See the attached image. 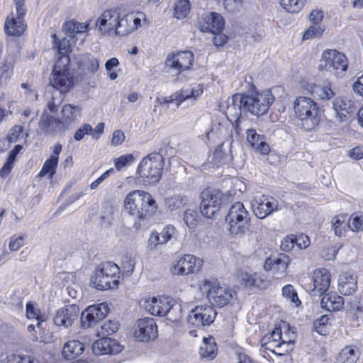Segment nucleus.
Returning <instances> with one entry per match:
<instances>
[{
  "label": "nucleus",
  "instance_id": "nucleus-1",
  "mask_svg": "<svg viewBox=\"0 0 363 363\" xmlns=\"http://www.w3.org/2000/svg\"><path fill=\"white\" fill-rule=\"evenodd\" d=\"M51 37L53 46L57 51V59L52 71L50 84L60 93L66 94L74 87L77 81L74 69L71 67L70 42L66 38L58 39L55 33Z\"/></svg>",
  "mask_w": 363,
  "mask_h": 363
},
{
  "label": "nucleus",
  "instance_id": "nucleus-2",
  "mask_svg": "<svg viewBox=\"0 0 363 363\" xmlns=\"http://www.w3.org/2000/svg\"><path fill=\"white\" fill-rule=\"evenodd\" d=\"M124 212L135 219L134 228H140L141 223L152 218L158 211L154 196L145 190L135 189L129 191L123 199Z\"/></svg>",
  "mask_w": 363,
  "mask_h": 363
},
{
  "label": "nucleus",
  "instance_id": "nucleus-3",
  "mask_svg": "<svg viewBox=\"0 0 363 363\" xmlns=\"http://www.w3.org/2000/svg\"><path fill=\"white\" fill-rule=\"evenodd\" d=\"M274 96L270 89L262 91H255L250 95L236 93L233 96V105H238V109L234 116L233 123L237 132L240 130L241 108L256 116L267 113L274 101Z\"/></svg>",
  "mask_w": 363,
  "mask_h": 363
},
{
  "label": "nucleus",
  "instance_id": "nucleus-4",
  "mask_svg": "<svg viewBox=\"0 0 363 363\" xmlns=\"http://www.w3.org/2000/svg\"><path fill=\"white\" fill-rule=\"evenodd\" d=\"M293 108L296 118L306 131L313 130L320 125L323 111L312 99L298 96L294 101Z\"/></svg>",
  "mask_w": 363,
  "mask_h": 363
},
{
  "label": "nucleus",
  "instance_id": "nucleus-5",
  "mask_svg": "<svg viewBox=\"0 0 363 363\" xmlns=\"http://www.w3.org/2000/svg\"><path fill=\"white\" fill-rule=\"evenodd\" d=\"M164 160L162 155L152 152L142 159L136 169L137 179L144 184L153 185L162 178Z\"/></svg>",
  "mask_w": 363,
  "mask_h": 363
},
{
  "label": "nucleus",
  "instance_id": "nucleus-6",
  "mask_svg": "<svg viewBox=\"0 0 363 363\" xmlns=\"http://www.w3.org/2000/svg\"><path fill=\"white\" fill-rule=\"evenodd\" d=\"M121 279V268L113 262H103L95 269L91 282L98 290L117 289Z\"/></svg>",
  "mask_w": 363,
  "mask_h": 363
},
{
  "label": "nucleus",
  "instance_id": "nucleus-7",
  "mask_svg": "<svg viewBox=\"0 0 363 363\" xmlns=\"http://www.w3.org/2000/svg\"><path fill=\"white\" fill-rule=\"evenodd\" d=\"M197 28L202 33L214 35L213 43L216 47L223 46L228 41V36L223 33L225 20L223 16L216 11L203 13L197 21Z\"/></svg>",
  "mask_w": 363,
  "mask_h": 363
},
{
  "label": "nucleus",
  "instance_id": "nucleus-8",
  "mask_svg": "<svg viewBox=\"0 0 363 363\" xmlns=\"http://www.w3.org/2000/svg\"><path fill=\"white\" fill-rule=\"evenodd\" d=\"M229 233L233 236H242L249 230L250 214L242 202H235L225 216Z\"/></svg>",
  "mask_w": 363,
  "mask_h": 363
},
{
  "label": "nucleus",
  "instance_id": "nucleus-9",
  "mask_svg": "<svg viewBox=\"0 0 363 363\" xmlns=\"http://www.w3.org/2000/svg\"><path fill=\"white\" fill-rule=\"evenodd\" d=\"M200 289L206 293L210 303L216 307L227 306L233 298V291L229 287L221 285L216 279L203 280Z\"/></svg>",
  "mask_w": 363,
  "mask_h": 363
},
{
  "label": "nucleus",
  "instance_id": "nucleus-10",
  "mask_svg": "<svg viewBox=\"0 0 363 363\" xmlns=\"http://www.w3.org/2000/svg\"><path fill=\"white\" fill-rule=\"evenodd\" d=\"M224 195L220 190L207 187L200 194V212L207 218H214L220 212Z\"/></svg>",
  "mask_w": 363,
  "mask_h": 363
},
{
  "label": "nucleus",
  "instance_id": "nucleus-11",
  "mask_svg": "<svg viewBox=\"0 0 363 363\" xmlns=\"http://www.w3.org/2000/svg\"><path fill=\"white\" fill-rule=\"evenodd\" d=\"M194 55L191 51L184 50L172 52L168 54L165 60V67L176 73L177 76L191 69Z\"/></svg>",
  "mask_w": 363,
  "mask_h": 363
},
{
  "label": "nucleus",
  "instance_id": "nucleus-12",
  "mask_svg": "<svg viewBox=\"0 0 363 363\" xmlns=\"http://www.w3.org/2000/svg\"><path fill=\"white\" fill-rule=\"evenodd\" d=\"M201 259L194 255L186 254L180 257L171 267V272L174 275L186 276L198 273L203 267Z\"/></svg>",
  "mask_w": 363,
  "mask_h": 363
},
{
  "label": "nucleus",
  "instance_id": "nucleus-13",
  "mask_svg": "<svg viewBox=\"0 0 363 363\" xmlns=\"http://www.w3.org/2000/svg\"><path fill=\"white\" fill-rule=\"evenodd\" d=\"M216 315L217 313L212 306H196L188 315L187 324L197 328L208 325L214 321Z\"/></svg>",
  "mask_w": 363,
  "mask_h": 363
},
{
  "label": "nucleus",
  "instance_id": "nucleus-14",
  "mask_svg": "<svg viewBox=\"0 0 363 363\" xmlns=\"http://www.w3.org/2000/svg\"><path fill=\"white\" fill-rule=\"evenodd\" d=\"M322 60L325 62V68L337 73L345 72L348 67L347 57L336 50H326L322 53Z\"/></svg>",
  "mask_w": 363,
  "mask_h": 363
},
{
  "label": "nucleus",
  "instance_id": "nucleus-15",
  "mask_svg": "<svg viewBox=\"0 0 363 363\" xmlns=\"http://www.w3.org/2000/svg\"><path fill=\"white\" fill-rule=\"evenodd\" d=\"M252 206L255 215L263 219L278 209V201L272 196L262 195L253 199Z\"/></svg>",
  "mask_w": 363,
  "mask_h": 363
},
{
  "label": "nucleus",
  "instance_id": "nucleus-16",
  "mask_svg": "<svg viewBox=\"0 0 363 363\" xmlns=\"http://www.w3.org/2000/svg\"><path fill=\"white\" fill-rule=\"evenodd\" d=\"M290 262V257L287 255L280 253L277 256L267 258L264 268L267 271L272 272L276 278H281L286 274Z\"/></svg>",
  "mask_w": 363,
  "mask_h": 363
},
{
  "label": "nucleus",
  "instance_id": "nucleus-17",
  "mask_svg": "<svg viewBox=\"0 0 363 363\" xmlns=\"http://www.w3.org/2000/svg\"><path fill=\"white\" fill-rule=\"evenodd\" d=\"M109 308L105 303L89 306L82 314V324L91 327L103 320L108 313Z\"/></svg>",
  "mask_w": 363,
  "mask_h": 363
},
{
  "label": "nucleus",
  "instance_id": "nucleus-18",
  "mask_svg": "<svg viewBox=\"0 0 363 363\" xmlns=\"http://www.w3.org/2000/svg\"><path fill=\"white\" fill-rule=\"evenodd\" d=\"M312 286L310 287L311 291H316L318 293L324 294L330 288L331 283V273L324 268L315 269L311 273Z\"/></svg>",
  "mask_w": 363,
  "mask_h": 363
},
{
  "label": "nucleus",
  "instance_id": "nucleus-19",
  "mask_svg": "<svg viewBox=\"0 0 363 363\" xmlns=\"http://www.w3.org/2000/svg\"><path fill=\"white\" fill-rule=\"evenodd\" d=\"M138 329L135 332V337L142 342H148L157 337V325L152 318L139 319Z\"/></svg>",
  "mask_w": 363,
  "mask_h": 363
},
{
  "label": "nucleus",
  "instance_id": "nucleus-20",
  "mask_svg": "<svg viewBox=\"0 0 363 363\" xmlns=\"http://www.w3.org/2000/svg\"><path fill=\"white\" fill-rule=\"evenodd\" d=\"M240 284L250 290H265L270 286V280L262 273H244L241 275Z\"/></svg>",
  "mask_w": 363,
  "mask_h": 363
},
{
  "label": "nucleus",
  "instance_id": "nucleus-21",
  "mask_svg": "<svg viewBox=\"0 0 363 363\" xmlns=\"http://www.w3.org/2000/svg\"><path fill=\"white\" fill-rule=\"evenodd\" d=\"M172 299L168 296H159L146 301L145 307L153 315L165 316L172 308Z\"/></svg>",
  "mask_w": 363,
  "mask_h": 363
},
{
  "label": "nucleus",
  "instance_id": "nucleus-22",
  "mask_svg": "<svg viewBox=\"0 0 363 363\" xmlns=\"http://www.w3.org/2000/svg\"><path fill=\"white\" fill-rule=\"evenodd\" d=\"M40 130L50 135H57L65 133L67 129L60 118L43 113L39 121Z\"/></svg>",
  "mask_w": 363,
  "mask_h": 363
},
{
  "label": "nucleus",
  "instance_id": "nucleus-23",
  "mask_svg": "<svg viewBox=\"0 0 363 363\" xmlns=\"http://www.w3.org/2000/svg\"><path fill=\"white\" fill-rule=\"evenodd\" d=\"M120 13L116 9L105 10L96 21L100 30L104 33H116Z\"/></svg>",
  "mask_w": 363,
  "mask_h": 363
},
{
  "label": "nucleus",
  "instance_id": "nucleus-24",
  "mask_svg": "<svg viewBox=\"0 0 363 363\" xmlns=\"http://www.w3.org/2000/svg\"><path fill=\"white\" fill-rule=\"evenodd\" d=\"M79 313L78 306L75 304L65 306L57 311L54 317V323L57 326L68 328L77 319Z\"/></svg>",
  "mask_w": 363,
  "mask_h": 363
},
{
  "label": "nucleus",
  "instance_id": "nucleus-25",
  "mask_svg": "<svg viewBox=\"0 0 363 363\" xmlns=\"http://www.w3.org/2000/svg\"><path fill=\"white\" fill-rule=\"evenodd\" d=\"M122 349L123 347L116 340L104 336L100 337L92 345L93 352L96 355L117 354Z\"/></svg>",
  "mask_w": 363,
  "mask_h": 363
},
{
  "label": "nucleus",
  "instance_id": "nucleus-26",
  "mask_svg": "<svg viewBox=\"0 0 363 363\" xmlns=\"http://www.w3.org/2000/svg\"><path fill=\"white\" fill-rule=\"evenodd\" d=\"M141 26V19L134 13H128L119 17L115 34L120 36L127 35Z\"/></svg>",
  "mask_w": 363,
  "mask_h": 363
},
{
  "label": "nucleus",
  "instance_id": "nucleus-27",
  "mask_svg": "<svg viewBox=\"0 0 363 363\" xmlns=\"http://www.w3.org/2000/svg\"><path fill=\"white\" fill-rule=\"evenodd\" d=\"M62 146L60 143H57L54 145L51 155L45 161L38 174V177L48 176L49 179L53 178L54 175L56 174L59 162V155L62 152Z\"/></svg>",
  "mask_w": 363,
  "mask_h": 363
},
{
  "label": "nucleus",
  "instance_id": "nucleus-28",
  "mask_svg": "<svg viewBox=\"0 0 363 363\" xmlns=\"http://www.w3.org/2000/svg\"><path fill=\"white\" fill-rule=\"evenodd\" d=\"M333 107L341 121H346L347 118L355 113L357 109L354 101L347 96L335 98Z\"/></svg>",
  "mask_w": 363,
  "mask_h": 363
},
{
  "label": "nucleus",
  "instance_id": "nucleus-29",
  "mask_svg": "<svg viewBox=\"0 0 363 363\" xmlns=\"http://www.w3.org/2000/svg\"><path fill=\"white\" fill-rule=\"evenodd\" d=\"M17 17L15 18L13 13L9 15L5 21L4 31L10 36H20L26 29V24L25 23V16H19L17 13Z\"/></svg>",
  "mask_w": 363,
  "mask_h": 363
},
{
  "label": "nucleus",
  "instance_id": "nucleus-30",
  "mask_svg": "<svg viewBox=\"0 0 363 363\" xmlns=\"http://www.w3.org/2000/svg\"><path fill=\"white\" fill-rule=\"evenodd\" d=\"M337 289L345 296L352 295L357 289V277L351 272H342L338 278Z\"/></svg>",
  "mask_w": 363,
  "mask_h": 363
},
{
  "label": "nucleus",
  "instance_id": "nucleus-31",
  "mask_svg": "<svg viewBox=\"0 0 363 363\" xmlns=\"http://www.w3.org/2000/svg\"><path fill=\"white\" fill-rule=\"evenodd\" d=\"M320 306L323 309L333 312L340 311L344 308V298L336 292L330 291L321 294Z\"/></svg>",
  "mask_w": 363,
  "mask_h": 363
},
{
  "label": "nucleus",
  "instance_id": "nucleus-32",
  "mask_svg": "<svg viewBox=\"0 0 363 363\" xmlns=\"http://www.w3.org/2000/svg\"><path fill=\"white\" fill-rule=\"evenodd\" d=\"M247 140L250 146L260 154L267 155L270 152V147L265 141L264 135L258 134L256 130L251 128L246 132Z\"/></svg>",
  "mask_w": 363,
  "mask_h": 363
},
{
  "label": "nucleus",
  "instance_id": "nucleus-33",
  "mask_svg": "<svg viewBox=\"0 0 363 363\" xmlns=\"http://www.w3.org/2000/svg\"><path fill=\"white\" fill-rule=\"evenodd\" d=\"M177 229L172 225H167L159 234L157 232H152L149 238V245L151 247H155L158 245L165 244L169 242L176 234Z\"/></svg>",
  "mask_w": 363,
  "mask_h": 363
},
{
  "label": "nucleus",
  "instance_id": "nucleus-34",
  "mask_svg": "<svg viewBox=\"0 0 363 363\" xmlns=\"http://www.w3.org/2000/svg\"><path fill=\"white\" fill-rule=\"evenodd\" d=\"M104 128L105 124L103 122L98 123L95 128H92L89 123H84L75 131L74 139L80 141L86 135L91 134L93 139L98 140L104 133Z\"/></svg>",
  "mask_w": 363,
  "mask_h": 363
},
{
  "label": "nucleus",
  "instance_id": "nucleus-35",
  "mask_svg": "<svg viewBox=\"0 0 363 363\" xmlns=\"http://www.w3.org/2000/svg\"><path fill=\"white\" fill-rule=\"evenodd\" d=\"M84 350V345L79 340H72L67 341L62 350L63 357L67 360L78 357Z\"/></svg>",
  "mask_w": 363,
  "mask_h": 363
},
{
  "label": "nucleus",
  "instance_id": "nucleus-36",
  "mask_svg": "<svg viewBox=\"0 0 363 363\" xmlns=\"http://www.w3.org/2000/svg\"><path fill=\"white\" fill-rule=\"evenodd\" d=\"M332 225L337 236L341 237L350 230V219L347 213H340L332 219Z\"/></svg>",
  "mask_w": 363,
  "mask_h": 363
},
{
  "label": "nucleus",
  "instance_id": "nucleus-37",
  "mask_svg": "<svg viewBox=\"0 0 363 363\" xmlns=\"http://www.w3.org/2000/svg\"><path fill=\"white\" fill-rule=\"evenodd\" d=\"M81 113V108L78 106L65 104L61 109L62 118H60L65 126L68 130L70 125L74 122Z\"/></svg>",
  "mask_w": 363,
  "mask_h": 363
},
{
  "label": "nucleus",
  "instance_id": "nucleus-38",
  "mask_svg": "<svg viewBox=\"0 0 363 363\" xmlns=\"http://www.w3.org/2000/svg\"><path fill=\"white\" fill-rule=\"evenodd\" d=\"M335 317L333 314H325L316 318L313 323V330L320 335H327Z\"/></svg>",
  "mask_w": 363,
  "mask_h": 363
},
{
  "label": "nucleus",
  "instance_id": "nucleus-39",
  "mask_svg": "<svg viewBox=\"0 0 363 363\" xmlns=\"http://www.w3.org/2000/svg\"><path fill=\"white\" fill-rule=\"evenodd\" d=\"M26 317L30 320H37V327L40 328L43 322L47 320L48 317L38 307L37 303L33 301H28L26 305Z\"/></svg>",
  "mask_w": 363,
  "mask_h": 363
},
{
  "label": "nucleus",
  "instance_id": "nucleus-40",
  "mask_svg": "<svg viewBox=\"0 0 363 363\" xmlns=\"http://www.w3.org/2000/svg\"><path fill=\"white\" fill-rule=\"evenodd\" d=\"M89 22L79 23L72 19L65 22L62 27L67 33L73 37L77 34L88 32L89 30Z\"/></svg>",
  "mask_w": 363,
  "mask_h": 363
},
{
  "label": "nucleus",
  "instance_id": "nucleus-41",
  "mask_svg": "<svg viewBox=\"0 0 363 363\" xmlns=\"http://www.w3.org/2000/svg\"><path fill=\"white\" fill-rule=\"evenodd\" d=\"M217 345L214 338L210 336L208 338L204 337L203 344L200 347L199 353L201 357L213 359L217 354Z\"/></svg>",
  "mask_w": 363,
  "mask_h": 363
},
{
  "label": "nucleus",
  "instance_id": "nucleus-42",
  "mask_svg": "<svg viewBox=\"0 0 363 363\" xmlns=\"http://www.w3.org/2000/svg\"><path fill=\"white\" fill-rule=\"evenodd\" d=\"M188 202L189 199L186 196L174 195L165 199V205L170 211L182 210Z\"/></svg>",
  "mask_w": 363,
  "mask_h": 363
},
{
  "label": "nucleus",
  "instance_id": "nucleus-43",
  "mask_svg": "<svg viewBox=\"0 0 363 363\" xmlns=\"http://www.w3.org/2000/svg\"><path fill=\"white\" fill-rule=\"evenodd\" d=\"M357 347L347 345L341 350L338 355L339 363H356L358 359V355L356 351Z\"/></svg>",
  "mask_w": 363,
  "mask_h": 363
},
{
  "label": "nucleus",
  "instance_id": "nucleus-44",
  "mask_svg": "<svg viewBox=\"0 0 363 363\" xmlns=\"http://www.w3.org/2000/svg\"><path fill=\"white\" fill-rule=\"evenodd\" d=\"M312 95L320 100H328L334 96L335 93L331 88L330 82H325L323 85L317 84L313 87Z\"/></svg>",
  "mask_w": 363,
  "mask_h": 363
},
{
  "label": "nucleus",
  "instance_id": "nucleus-45",
  "mask_svg": "<svg viewBox=\"0 0 363 363\" xmlns=\"http://www.w3.org/2000/svg\"><path fill=\"white\" fill-rule=\"evenodd\" d=\"M281 6L287 12L297 13L306 5L307 0H279Z\"/></svg>",
  "mask_w": 363,
  "mask_h": 363
},
{
  "label": "nucleus",
  "instance_id": "nucleus-46",
  "mask_svg": "<svg viewBox=\"0 0 363 363\" xmlns=\"http://www.w3.org/2000/svg\"><path fill=\"white\" fill-rule=\"evenodd\" d=\"M295 338V333L291 332L289 328L287 329V331H286L284 334L281 333V346L283 347V350H280L278 352L285 355L291 352L294 349Z\"/></svg>",
  "mask_w": 363,
  "mask_h": 363
},
{
  "label": "nucleus",
  "instance_id": "nucleus-47",
  "mask_svg": "<svg viewBox=\"0 0 363 363\" xmlns=\"http://www.w3.org/2000/svg\"><path fill=\"white\" fill-rule=\"evenodd\" d=\"M191 9L190 0H179L175 3L173 16L177 19H184Z\"/></svg>",
  "mask_w": 363,
  "mask_h": 363
},
{
  "label": "nucleus",
  "instance_id": "nucleus-48",
  "mask_svg": "<svg viewBox=\"0 0 363 363\" xmlns=\"http://www.w3.org/2000/svg\"><path fill=\"white\" fill-rule=\"evenodd\" d=\"M120 327V324L117 321L114 320H108L103 323V325L100 327L97 330V336L98 337H106L114 334L116 333Z\"/></svg>",
  "mask_w": 363,
  "mask_h": 363
},
{
  "label": "nucleus",
  "instance_id": "nucleus-49",
  "mask_svg": "<svg viewBox=\"0 0 363 363\" xmlns=\"http://www.w3.org/2000/svg\"><path fill=\"white\" fill-rule=\"evenodd\" d=\"M325 27L324 25H315L311 24L303 33V40H310L316 38H320L324 31Z\"/></svg>",
  "mask_w": 363,
  "mask_h": 363
},
{
  "label": "nucleus",
  "instance_id": "nucleus-50",
  "mask_svg": "<svg viewBox=\"0 0 363 363\" xmlns=\"http://www.w3.org/2000/svg\"><path fill=\"white\" fill-rule=\"evenodd\" d=\"M135 264V259L130 255H125L123 256L121 259V268L123 270L121 277L123 276L130 277L134 271Z\"/></svg>",
  "mask_w": 363,
  "mask_h": 363
},
{
  "label": "nucleus",
  "instance_id": "nucleus-51",
  "mask_svg": "<svg viewBox=\"0 0 363 363\" xmlns=\"http://www.w3.org/2000/svg\"><path fill=\"white\" fill-rule=\"evenodd\" d=\"M350 230L352 232L363 231V213L357 211L350 216Z\"/></svg>",
  "mask_w": 363,
  "mask_h": 363
},
{
  "label": "nucleus",
  "instance_id": "nucleus-52",
  "mask_svg": "<svg viewBox=\"0 0 363 363\" xmlns=\"http://www.w3.org/2000/svg\"><path fill=\"white\" fill-rule=\"evenodd\" d=\"M281 341H278L277 340H265L264 338L262 339V346L267 350L271 351L274 354L278 356H283L284 354L278 352L280 350H283V347L281 346Z\"/></svg>",
  "mask_w": 363,
  "mask_h": 363
},
{
  "label": "nucleus",
  "instance_id": "nucleus-53",
  "mask_svg": "<svg viewBox=\"0 0 363 363\" xmlns=\"http://www.w3.org/2000/svg\"><path fill=\"white\" fill-rule=\"evenodd\" d=\"M282 294L291 303H294L296 306L298 307L301 304V301L298 298V294L295 290L294 286H292L291 284L285 285L282 288Z\"/></svg>",
  "mask_w": 363,
  "mask_h": 363
},
{
  "label": "nucleus",
  "instance_id": "nucleus-54",
  "mask_svg": "<svg viewBox=\"0 0 363 363\" xmlns=\"http://www.w3.org/2000/svg\"><path fill=\"white\" fill-rule=\"evenodd\" d=\"M14 63L13 62L4 61L0 65V86L2 84L3 80L10 79L13 74Z\"/></svg>",
  "mask_w": 363,
  "mask_h": 363
},
{
  "label": "nucleus",
  "instance_id": "nucleus-55",
  "mask_svg": "<svg viewBox=\"0 0 363 363\" xmlns=\"http://www.w3.org/2000/svg\"><path fill=\"white\" fill-rule=\"evenodd\" d=\"M223 143L218 145L213 152L212 162L217 165H223L227 162L228 154L223 150Z\"/></svg>",
  "mask_w": 363,
  "mask_h": 363
},
{
  "label": "nucleus",
  "instance_id": "nucleus-56",
  "mask_svg": "<svg viewBox=\"0 0 363 363\" xmlns=\"http://www.w3.org/2000/svg\"><path fill=\"white\" fill-rule=\"evenodd\" d=\"M34 357L28 355L21 356L16 354H8L1 363H34Z\"/></svg>",
  "mask_w": 363,
  "mask_h": 363
},
{
  "label": "nucleus",
  "instance_id": "nucleus-57",
  "mask_svg": "<svg viewBox=\"0 0 363 363\" xmlns=\"http://www.w3.org/2000/svg\"><path fill=\"white\" fill-rule=\"evenodd\" d=\"M184 221L189 229H194L196 228L199 223L197 212L191 209H187L185 211L184 214Z\"/></svg>",
  "mask_w": 363,
  "mask_h": 363
},
{
  "label": "nucleus",
  "instance_id": "nucleus-58",
  "mask_svg": "<svg viewBox=\"0 0 363 363\" xmlns=\"http://www.w3.org/2000/svg\"><path fill=\"white\" fill-rule=\"evenodd\" d=\"M84 65L86 69L91 73H95L97 72L99 67V60L96 57L86 54L84 57Z\"/></svg>",
  "mask_w": 363,
  "mask_h": 363
},
{
  "label": "nucleus",
  "instance_id": "nucleus-59",
  "mask_svg": "<svg viewBox=\"0 0 363 363\" xmlns=\"http://www.w3.org/2000/svg\"><path fill=\"white\" fill-rule=\"evenodd\" d=\"M134 157L132 154L121 155L119 157L115 159V167L118 171H120L125 166L132 164L134 162Z\"/></svg>",
  "mask_w": 363,
  "mask_h": 363
},
{
  "label": "nucleus",
  "instance_id": "nucleus-60",
  "mask_svg": "<svg viewBox=\"0 0 363 363\" xmlns=\"http://www.w3.org/2000/svg\"><path fill=\"white\" fill-rule=\"evenodd\" d=\"M26 235H20L18 236L13 235L10 238L9 248L11 251H17L24 245V240Z\"/></svg>",
  "mask_w": 363,
  "mask_h": 363
},
{
  "label": "nucleus",
  "instance_id": "nucleus-61",
  "mask_svg": "<svg viewBox=\"0 0 363 363\" xmlns=\"http://www.w3.org/2000/svg\"><path fill=\"white\" fill-rule=\"evenodd\" d=\"M296 235L290 234L286 236L281 242V249L285 252L292 250L296 245Z\"/></svg>",
  "mask_w": 363,
  "mask_h": 363
},
{
  "label": "nucleus",
  "instance_id": "nucleus-62",
  "mask_svg": "<svg viewBox=\"0 0 363 363\" xmlns=\"http://www.w3.org/2000/svg\"><path fill=\"white\" fill-rule=\"evenodd\" d=\"M325 13L322 9H313L308 16V20L311 24L323 25L322 22Z\"/></svg>",
  "mask_w": 363,
  "mask_h": 363
},
{
  "label": "nucleus",
  "instance_id": "nucleus-63",
  "mask_svg": "<svg viewBox=\"0 0 363 363\" xmlns=\"http://www.w3.org/2000/svg\"><path fill=\"white\" fill-rule=\"evenodd\" d=\"M296 245L300 250H305L311 245L310 238L304 233H300L297 235H296Z\"/></svg>",
  "mask_w": 363,
  "mask_h": 363
},
{
  "label": "nucleus",
  "instance_id": "nucleus-64",
  "mask_svg": "<svg viewBox=\"0 0 363 363\" xmlns=\"http://www.w3.org/2000/svg\"><path fill=\"white\" fill-rule=\"evenodd\" d=\"M23 127L22 125H14L13 127L11 128L9 133L7 135L8 140L11 143L16 142L18 139L20 135L23 133Z\"/></svg>",
  "mask_w": 363,
  "mask_h": 363
}]
</instances>
